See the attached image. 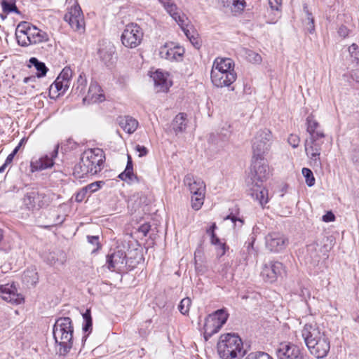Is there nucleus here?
<instances>
[{"instance_id": "1", "label": "nucleus", "mask_w": 359, "mask_h": 359, "mask_svg": "<svg viewBox=\"0 0 359 359\" xmlns=\"http://www.w3.org/2000/svg\"><path fill=\"white\" fill-rule=\"evenodd\" d=\"M270 175L269 168L264 159L252 158L250 172L248 175V184L250 196L258 201L261 206L268 203V190L263 187V182Z\"/></svg>"}, {"instance_id": "2", "label": "nucleus", "mask_w": 359, "mask_h": 359, "mask_svg": "<svg viewBox=\"0 0 359 359\" xmlns=\"http://www.w3.org/2000/svg\"><path fill=\"white\" fill-rule=\"evenodd\" d=\"M302 337L310 353L318 359L327 356L330 349V341L325 332L316 323H306L301 331Z\"/></svg>"}, {"instance_id": "3", "label": "nucleus", "mask_w": 359, "mask_h": 359, "mask_svg": "<svg viewBox=\"0 0 359 359\" xmlns=\"http://www.w3.org/2000/svg\"><path fill=\"white\" fill-rule=\"evenodd\" d=\"M306 131L309 134L304 143L305 151L313 168H321L320 159L321 146L324 143L325 135L319 123L312 115L306 118Z\"/></svg>"}, {"instance_id": "4", "label": "nucleus", "mask_w": 359, "mask_h": 359, "mask_svg": "<svg viewBox=\"0 0 359 359\" xmlns=\"http://www.w3.org/2000/svg\"><path fill=\"white\" fill-rule=\"evenodd\" d=\"M105 154L100 148L89 149L82 153L80 162L74 166V175L83 178L88 174L95 175L103 168Z\"/></svg>"}, {"instance_id": "5", "label": "nucleus", "mask_w": 359, "mask_h": 359, "mask_svg": "<svg viewBox=\"0 0 359 359\" xmlns=\"http://www.w3.org/2000/svg\"><path fill=\"white\" fill-rule=\"evenodd\" d=\"M74 327L72 320L69 317L57 318L53 327L55 342L60 346L59 353L66 355L73 346Z\"/></svg>"}, {"instance_id": "6", "label": "nucleus", "mask_w": 359, "mask_h": 359, "mask_svg": "<svg viewBox=\"0 0 359 359\" xmlns=\"http://www.w3.org/2000/svg\"><path fill=\"white\" fill-rule=\"evenodd\" d=\"M234 66V62L231 58H216L211 71V81L213 85L222 88L233 83L237 77Z\"/></svg>"}, {"instance_id": "7", "label": "nucleus", "mask_w": 359, "mask_h": 359, "mask_svg": "<svg viewBox=\"0 0 359 359\" xmlns=\"http://www.w3.org/2000/svg\"><path fill=\"white\" fill-rule=\"evenodd\" d=\"M15 36L18 43L22 47L48 42L49 35L27 22H21L17 26Z\"/></svg>"}, {"instance_id": "8", "label": "nucleus", "mask_w": 359, "mask_h": 359, "mask_svg": "<svg viewBox=\"0 0 359 359\" xmlns=\"http://www.w3.org/2000/svg\"><path fill=\"white\" fill-rule=\"evenodd\" d=\"M217 351L222 359H240L245 354L242 339L238 334L231 333L221 335Z\"/></svg>"}, {"instance_id": "9", "label": "nucleus", "mask_w": 359, "mask_h": 359, "mask_svg": "<svg viewBox=\"0 0 359 359\" xmlns=\"http://www.w3.org/2000/svg\"><path fill=\"white\" fill-rule=\"evenodd\" d=\"M54 197L53 194H46L36 188H32L24 195L23 204L29 210H39L48 206Z\"/></svg>"}, {"instance_id": "10", "label": "nucleus", "mask_w": 359, "mask_h": 359, "mask_svg": "<svg viewBox=\"0 0 359 359\" xmlns=\"http://www.w3.org/2000/svg\"><path fill=\"white\" fill-rule=\"evenodd\" d=\"M271 133L267 129L260 130L252 140V158L264 159L270 148Z\"/></svg>"}, {"instance_id": "11", "label": "nucleus", "mask_w": 359, "mask_h": 359, "mask_svg": "<svg viewBox=\"0 0 359 359\" xmlns=\"http://www.w3.org/2000/svg\"><path fill=\"white\" fill-rule=\"evenodd\" d=\"M229 314L222 309L215 311L205 320L204 325L205 337H211L214 334L219 332L221 327L226 323Z\"/></svg>"}, {"instance_id": "12", "label": "nucleus", "mask_w": 359, "mask_h": 359, "mask_svg": "<svg viewBox=\"0 0 359 359\" xmlns=\"http://www.w3.org/2000/svg\"><path fill=\"white\" fill-rule=\"evenodd\" d=\"M142 29L136 23L127 25L121 34V42L127 48H135L137 47L143 39Z\"/></svg>"}, {"instance_id": "13", "label": "nucleus", "mask_w": 359, "mask_h": 359, "mask_svg": "<svg viewBox=\"0 0 359 359\" xmlns=\"http://www.w3.org/2000/svg\"><path fill=\"white\" fill-rule=\"evenodd\" d=\"M64 20L70 25L72 29L80 33L85 30V22L82 11L79 4L72 6L64 15Z\"/></svg>"}, {"instance_id": "14", "label": "nucleus", "mask_w": 359, "mask_h": 359, "mask_svg": "<svg viewBox=\"0 0 359 359\" xmlns=\"http://www.w3.org/2000/svg\"><path fill=\"white\" fill-rule=\"evenodd\" d=\"M287 245L288 239L281 233H269L265 237L266 248L271 252H280Z\"/></svg>"}, {"instance_id": "15", "label": "nucleus", "mask_w": 359, "mask_h": 359, "mask_svg": "<svg viewBox=\"0 0 359 359\" xmlns=\"http://www.w3.org/2000/svg\"><path fill=\"white\" fill-rule=\"evenodd\" d=\"M285 273L283 264L279 262L266 263L261 271V276L266 282L273 283Z\"/></svg>"}, {"instance_id": "16", "label": "nucleus", "mask_w": 359, "mask_h": 359, "mask_svg": "<svg viewBox=\"0 0 359 359\" xmlns=\"http://www.w3.org/2000/svg\"><path fill=\"white\" fill-rule=\"evenodd\" d=\"M126 264V254L122 250H115L107 256V266L110 271L121 270Z\"/></svg>"}, {"instance_id": "17", "label": "nucleus", "mask_w": 359, "mask_h": 359, "mask_svg": "<svg viewBox=\"0 0 359 359\" xmlns=\"http://www.w3.org/2000/svg\"><path fill=\"white\" fill-rule=\"evenodd\" d=\"M58 148L59 146L56 145L53 151L51 152L50 156L45 155L44 156H42L38 159L32 161L30 165L32 172L42 170L51 168L54 164V158H55L58 154Z\"/></svg>"}, {"instance_id": "18", "label": "nucleus", "mask_w": 359, "mask_h": 359, "mask_svg": "<svg viewBox=\"0 0 359 359\" xmlns=\"http://www.w3.org/2000/svg\"><path fill=\"white\" fill-rule=\"evenodd\" d=\"M105 100V96L101 87L96 81H91L87 95L83 98V102L88 104L100 103Z\"/></svg>"}, {"instance_id": "19", "label": "nucleus", "mask_w": 359, "mask_h": 359, "mask_svg": "<svg viewBox=\"0 0 359 359\" xmlns=\"http://www.w3.org/2000/svg\"><path fill=\"white\" fill-rule=\"evenodd\" d=\"M184 50L178 46H173L172 43H165L161 46L159 55L162 58L170 61H178L181 60Z\"/></svg>"}, {"instance_id": "20", "label": "nucleus", "mask_w": 359, "mask_h": 359, "mask_svg": "<svg viewBox=\"0 0 359 359\" xmlns=\"http://www.w3.org/2000/svg\"><path fill=\"white\" fill-rule=\"evenodd\" d=\"M278 357L279 359H298L302 358L299 348L292 344H281L278 349Z\"/></svg>"}, {"instance_id": "21", "label": "nucleus", "mask_w": 359, "mask_h": 359, "mask_svg": "<svg viewBox=\"0 0 359 359\" xmlns=\"http://www.w3.org/2000/svg\"><path fill=\"white\" fill-rule=\"evenodd\" d=\"M184 183L192 194H205V184L203 180L192 174H187L184 177Z\"/></svg>"}, {"instance_id": "22", "label": "nucleus", "mask_w": 359, "mask_h": 359, "mask_svg": "<svg viewBox=\"0 0 359 359\" xmlns=\"http://www.w3.org/2000/svg\"><path fill=\"white\" fill-rule=\"evenodd\" d=\"M163 6L179 26H184L187 22H189L187 17L184 13H181L178 11L177 6L171 2V0L163 4Z\"/></svg>"}, {"instance_id": "23", "label": "nucleus", "mask_w": 359, "mask_h": 359, "mask_svg": "<svg viewBox=\"0 0 359 359\" xmlns=\"http://www.w3.org/2000/svg\"><path fill=\"white\" fill-rule=\"evenodd\" d=\"M0 296L3 299L9 302L18 303L17 289L13 284L0 285Z\"/></svg>"}, {"instance_id": "24", "label": "nucleus", "mask_w": 359, "mask_h": 359, "mask_svg": "<svg viewBox=\"0 0 359 359\" xmlns=\"http://www.w3.org/2000/svg\"><path fill=\"white\" fill-rule=\"evenodd\" d=\"M157 91L165 92L171 84L168 81L167 76L161 72L157 70L151 76Z\"/></svg>"}, {"instance_id": "25", "label": "nucleus", "mask_w": 359, "mask_h": 359, "mask_svg": "<svg viewBox=\"0 0 359 359\" xmlns=\"http://www.w3.org/2000/svg\"><path fill=\"white\" fill-rule=\"evenodd\" d=\"M187 125V114L180 113L172 122V128L176 135L185 131Z\"/></svg>"}, {"instance_id": "26", "label": "nucleus", "mask_w": 359, "mask_h": 359, "mask_svg": "<svg viewBox=\"0 0 359 359\" xmlns=\"http://www.w3.org/2000/svg\"><path fill=\"white\" fill-rule=\"evenodd\" d=\"M118 123L121 128L129 134L133 133L138 126L137 121L129 116L120 117Z\"/></svg>"}, {"instance_id": "27", "label": "nucleus", "mask_w": 359, "mask_h": 359, "mask_svg": "<svg viewBox=\"0 0 359 359\" xmlns=\"http://www.w3.org/2000/svg\"><path fill=\"white\" fill-rule=\"evenodd\" d=\"M118 178L123 181H133V179L137 180V177L133 173V165L132 158L128 155V161L126 169L123 172L118 175Z\"/></svg>"}, {"instance_id": "28", "label": "nucleus", "mask_w": 359, "mask_h": 359, "mask_svg": "<svg viewBox=\"0 0 359 359\" xmlns=\"http://www.w3.org/2000/svg\"><path fill=\"white\" fill-rule=\"evenodd\" d=\"M224 6L233 13H241L245 7V0H224Z\"/></svg>"}, {"instance_id": "29", "label": "nucleus", "mask_w": 359, "mask_h": 359, "mask_svg": "<svg viewBox=\"0 0 359 359\" xmlns=\"http://www.w3.org/2000/svg\"><path fill=\"white\" fill-rule=\"evenodd\" d=\"M303 9L306 15V18L304 20V25L308 32L313 34L315 31L314 19L311 13L309 11L308 6L306 4H304Z\"/></svg>"}, {"instance_id": "30", "label": "nucleus", "mask_w": 359, "mask_h": 359, "mask_svg": "<svg viewBox=\"0 0 359 359\" xmlns=\"http://www.w3.org/2000/svg\"><path fill=\"white\" fill-rule=\"evenodd\" d=\"M189 23L187 22L184 26L180 25L182 31L184 32L186 36L189 39L190 42L196 47L199 48L200 43L198 39V34H195L194 31L191 33L190 29H189Z\"/></svg>"}, {"instance_id": "31", "label": "nucleus", "mask_w": 359, "mask_h": 359, "mask_svg": "<svg viewBox=\"0 0 359 359\" xmlns=\"http://www.w3.org/2000/svg\"><path fill=\"white\" fill-rule=\"evenodd\" d=\"M87 81L83 73L81 74L77 79L76 83L73 86V90L79 95L85 93Z\"/></svg>"}, {"instance_id": "32", "label": "nucleus", "mask_w": 359, "mask_h": 359, "mask_svg": "<svg viewBox=\"0 0 359 359\" xmlns=\"http://www.w3.org/2000/svg\"><path fill=\"white\" fill-rule=\"evenodd\" d=\"M29 63L33 65L36 69L37 70V76L38 77H43L45 76L47 72L48 68L46 67L45 63L40 62L37 58L36 57H31L29 59Z\"/></svg>"}, {"instance_id": "33", "label": "nucleus", "mask_w": 359, "mask_h": 359, "mask_svg": "<svg viewBox=\"0 0 359 359\" xmlns=\"http://www.w3.org/2000/svg\"><path fill=\"white\" fill-rule=\"evenodd\" d=\"M69 81H63L57 78L55 82L50 86V90L55 88L59 95L63 94L69 88Z\"/></svg>"}, {"instance_id": "34", "label": "nucleus", "mask_w": 359, "mask_h": 359, "mask_svg": "<svg viewBox=\"0 0 359 359\" xmlns=\"http://www.w3.org/2000/svg\"><path fill=\"white\" fill-rule=\"evenodd\" d=\"M83 318V330L84 332H90L92 331V318L90 309H86L82 314Z\"/></svg>"}, {"instance_id": "35", "label": "nucleus", "mask_w": 359, "mask_h": 359, "mask_svg": "<svg viewBox=\"0 0 359 359\" xmlns=\"http://www.w3.org/2000/svg\"><path fill=\"white\" fill-rule=\"evenodd\" d=\"M205 194H192L191 202L193 209L195 210L201 209L204 203Z\"/></svg>"}, {"instance_id": "36", "label": "nucleus", "mask_w": 359, "mask_h": 359, "mask_svg": "<svg viewBox=\"0 0 359 359\" xmlns=\"http://www.w3.org/2000/svg\"><path fill=\"white\" fill-rule=\"evenodd\" d=\"M1 4L4 12L6 13L12 12L18 13V8L15 5V0H1Z\"/></svg>"}, {"instance_id": "37", "label": "nucleus", "mask_w": 359, "mask_h": 359, "mask_svg": "<svg viewBox=\"0 0 359 359\" xmlns=\"http://www.w3.org/2000/svg\"><path fill=\"white\" fill-rule=\"evenodd\" d=\"M191 304V300L189 297L184 298L181 300L178 309L180 313L185 315L189 313Z\"/></svg>"}, {"instance_id": "38", "label": "nucleus", "mask_w": 359, "mask_h": 359, "mask_svg": "<svg viewBox=\"0 0 359 359\" xmlns=\"http://www.w3.org/2000/svg\"><path fill=\"white\" fill-rule=\"evenodd\" d=\"M302 174L306 179V183L309 187H312L315 184V177L312 171L306 168L302 169Z\"/></svg>"}, {"instance_id": "39", "label": "nucleus", "mask_w": 359, "mask_h": 359, "mask_svg": "<svg viewBox=\"0 0 359 359\" xmlns=\"http://www.w3.org/2000/svg\"><path fill=\"white\" fill-rule=\"evenodd\" d=\"M245 359H273L267 353L256 351L249 353Z\"/></svg>"}, {"instance_id": "40", "label": "nucleus", "mask_w": 359, "mask_h": 359, "mask_svg": "<svg viewBox=\"0 0 359 359\" xmlns=\"http://www.w3.org/2000/svg\"><path fill=\"white\" fill-rule=\"evenodd\" d=\"M255 227L253 228V231L250 235V237L248 238V241L245 243L244 248H246V250L248 254H252L254 252V243L256 240V235L255 233Z\"/></svg>"}, {"instance_id": "41", "label": "nucleus", "mask_w": 359, "mask_h": 359, "mask_svg": "<svg viewBox=\"0 0 359 359\" xmlns=\"http://www.w3.org/2000/svg\"><path fill=\"white\" fill-rule=\"evenodd\" d=\"M49 215L54 219L53 221H49L48 224L44 226V228L46 229H49L51 226L62 224L64 221V219L60 215L56 214L55 212H50Z\"/></svg>"}, {"instance_id": "42", "label": "nucleus", "mask_w": 359, "mask_h": 359, "mask_svg": "<svg viewBox=\"0 0 359 359\" xmlns=\"http://www.w3.org/2000/svg\"><path fill=\"white\" fill-rule=\"evenodd\" d=\"M246 57L248 60L249 62L252 63H259L262 62V57L258 53L252 51V50H248L246 53Z\"/></svg>"}, {"instance_id": "43", "label": "nucleus", "mask_w": 359, "mask_h": 359, "mask_svg": "<svg viewBox=\"0 0 359 359\" xmlns=\"http://www.w3.org/2000/svg\"><path fill=\"white\" fill-rule=\"evenodd\" d=\"M72 76V70L70 67H65L57 78L63 81H71Z\"/></svg>"}, {"instance_id": "44", "label": "nucleus", "mask_w": 359, "mask_h": 359, "mask_svg": "<svg viewBox=\"0 0 359 359\" xmlns=\"http://www.w3.org/2000/svg\"><path fill=\"white\" fill-rule=\"evenodd\" d=\"M317 245L315 244L310 245L307 247V251L310 253L311 259L314 262L319 261V255L316 253Z\"/></svg>"}, {"instance_id": "45", "label": "nucleus", "mask_w": 359, "mask_h": 359, "mask_svg": "<svg viewBox=\"0 0 359 359\" xmlns=\"http://www.w3.org/2000/svg\"><path fill=\"white\" fill-rule=\"evenodd\" d=\"M87 239L89 243L96 246V248L92 250V252H97L101 248L100 243L99 242V236H88Z\"/></svg>"}, {"instance_id": "46", "label": "nucleus", "mask_w": 359, "mask_h": 359, "mask_svg": "<svg viewBox=\"0 0 359 359\" xmlns=\"http://www.w3.org/2000/svg\"><path fill=\"white\" fill-rule=\"evenodd\" d=\"M269 5L272 11L280 12L282 8V0H268Z\"/></svg>"}, {"instance_id": "47", "label": "nucleus", "mask_w": 359, "mask_h": 359, "mask_svg": "<svg viewBox=\"0 0 359 359\" xmlns=\"http://www.w3.org/2000/svg\"><path fill=\"white\" fill-rule=\"evenodd\" d=\"M98 54L100 58L105 63L109 62L112 57L111 53L104 49H100L98 51Z\"/></svg>"}, {"instance_id": "48", "label": "nucleus", "mask_w": 359, "mask_h": 359, "mask_svg": "<svg viewBox=\"0 0 359 359\" xmlns=\"http://www.w3.org/2000/svg\"><path fill=\"white\" fill-rule=\"evenodd\" d=\"M211 243L215 245H218L219 248H221L222 250V255L225 253V244L220 241L219 238L217 237L215 233H212V235H211Z\"/></svg>"}, {"instance_id": "49", "label": "nucleus", "mask_w": 359, "mask_h": 359, "mask_svg": "<svg viewBox=\"0 0 359 359\" xmlns=\"http://www.w3.org/2000/svg\"><path fill=\"white\" fill-rule=\"evenodd\" d=\"M101 184H103V182L97 181L88 184L84 188L86 189L87 191H89L90 193H93L101 187Z\"/></svg>"}, {"instance_id": "50", "label": "nucleus", "mask_w": 359, "mask_h": 359, "mask_svg": "<svg viewBox=\"0 0 359 359\" xmlns=\"http://www.w3.org/2000/svg\"><path fill=\"white\" fill-rule=\"evenodd\" d=\"M287 142L293 148H296L300 142V139L298 135L291 134L287 139Z\"/></svg>"}, {"instance_id": "51", "label": "nucleus", "mask_w": 359, "mask_h": 359, "mask_svg": "<svg viewBox=\"0 0 359 359\" xmlns=\"http://www.w3.org/2000/svg\"><path fill=\"white\" fill-rule=\"evenodd\" d=\"M225 219H230L233 224L234 226H238V227H241L244 223L243 219L241 218H237L236 216L232 214L226 216Z\"/></svg>"}, {"instance_id": "52", "label": "nucleus", "mask_w": 359, "mask_h": 359, "mask_svg": "<svg viewBox=\"0 0 359 359\" xmlns=\"http://www.w3.org/2000/svg\"><path fill=\"white\" fill-rule=\"evenodd\" d=\"M86 189L83 187L81 190L76 193L75 196V201L79 203L83 201L86 196Z\"/></svg>"}, {"instance_id": "53", "label": "nucleus", "mask_w": 359, "mask_h": 359, "mask_svg": "<svg viewBox=\"0 0 359 359\" xmlns=\"http://www.w3.org/2000/svg\"><path fill=\"white\" fill-rule=\"evenodd\" d=\"M150 227L151 226L149 225V223H144L140 226V227L138 228V231L139 232L142 233L143 236H146L150 230Z\"/></svg>"}, {"instance_id": "54", "label": "nucleus", "mask_w": 359, "mask_h": 359, "mask_svg": "<svg viewBox=\"0 0 359 359\" xmlns=\"http://www.w3.org/2000/svg\"><path fill=\"white\" fill-rule=\"evenodd\" d=\"M135 150L139 152V156L142 157L147 154L148 149L144 146L137 145L135 147Z\"/></svg>"}, {"instance_id": "55", "label": "nucleus", "mask_w": 359, "mask_h": 359, "mask_svg": "<svg viewBox=\"0 0 359 359\" xmlns=\"http://www.w3.org/2000/svg\"><path fill=\"white\" fill-rule=\"evenodd\" d=\"M18 151V148H15L13 149V151L7 156V158L5 161V163H4L6 165H8L12 163L13 158L16 155Z\"/></svg>"}, {"instance_id": "56", "label": "nucleus", "mask_w": 359, "mask_h": 359, "mask_svg": "<svg viewBox=\"0 0 359 359\" xmlns=\"http://www.w3.org/2000/svg\"><path fill=\"white\" fill-rule=\"evenodd\" d=\"M335 219V216L332 212H327L323 216V220L325 222H333Z\"/></svg>"}, {"instance_id": "57", "label": "nucleus", "mask_w": 359, "mask_h": 359, "mask_svg": "<svg viewBox=\"0 0 359 359\" xmlns=\"http://www.w3.org/2000/svg\"><path fill=\"white\" fill-rule=\"evenodd\" d=\"M351 158L355 163H359V147H356L353 150Z\"/></svg>"}, {"instance_id": "58", "label": "nucleus", "mask_w": 359, "mask_h": 359, "mask_svg": "<svg viewBox=\"0 0 359 359\" xmlns=\"http://www.w3.org/2000/svg\"><path fill=\"white\" fill-rule=\"evenodd\" d=\"M338 33L341 36L346 37L348 35V29L346 27L341 26L339 28Z\"/></svg>"}, {"instance_id": "59", "label": "nucleus", "mask_w": 359, "mask_h": 359, "mask_svg": "<svg viewBox=\"0 0 359 359\" xmlns=\"http://www.w3.org/2000/svg\"><path fill=\"white\" fill-rule=\"evenodd\" d=\"M221 140L225 141L230 135V132L227 129H222V133H221Z\"/></svg>"}, {"instance_id": "60", "label": "nucleus", "mask_w": 359, "mask_h": 359, "mask_svg": "<svg viewBox=\"0 0 359 359\" xmlns=\"http://www.w3.org/2000/svg\"><path fill=\"white\" fill-rule=\"evenodd\" d=\"M358 46L356 43H352L349 47H348V51L349 53H351V55L352 56H356V54L354 55V53L355 51L358 49Z\"/></svg>"}, {"instance_id": "61", "label": "nucleus", "mask_w": 359, "mask_h": 359, "mask_svg": "<svg viewBox=\"0 0 359 359\" xmlns=\"http://www.w3.org/2000/svg\"><path fill=\"white\" fill-rule=\"evenodd\" d=\"M216 224L214 223L212 225L207 229L206 232L208 233L210 236L212 235V233H215V229H216Z\"/></svg>"}, {"instance_id": "62", "label": "nucleus", "mask_w": 359, "mask_h": 359, "mask_svg": "<svg viewBox=\"0 0 359 359\" xmlns=\"http://www.w3.org/2000/svg\"><path fill=\"white\" fill-rule=\"evenodd\" d=\"M35 80H36V78L34 76H28V77H25L23 79V82L25 83H28L29 81H35Z\"/></svg>"}, {"instance_id": "63", "label": "nucleus", "mask_w": 359, "mask_h": 359, "mask_svg": "<svg viewBox=\"0 0 359 359\" xmlns=\"http://www.w3.org/2000/svg\"><path fill=\"white\" fill-rule=\"evenodd\" d=\"M6 166H7V165H6L5 163H4V164L0 167V173H2V172L5 170V169H6Z\"/></svg>"}, {"instance_id": "64", "label": "nucleus", "mask_w": 359, "mask_h": 359, "mask_svg": "<svg viewBox=\"0 0 359 359\" xmlns=\"http://www.w3.org/2000/svg\"><path fill=\"white\" fill-rule=\"evenodd\" d=\"M48 261L50 262V264H53L55 262V259L54 256H52L51 259L48 258Z\"/></svg>"}]
</instances>
